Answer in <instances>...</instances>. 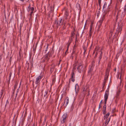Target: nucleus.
I'll return each instance as SVG.
<instances>
[{"instance_id":"1","label":"nucleus","mask_w":126,"mask_h":126,"mask_svg":"<svg viewBox=\"0 0 126 126\" xmlns=\"http://www.w3.org/2000/svg\"><path fill=\"white\" fill-rule=\"evenodd\" d=\"M118 27L117 29L116 33V34L117 35L120 32V33H121V32L122 30V26H123L122 23L121 22V24L120 23H119L118 22Z\"/></svg>"},{"instance_id":"2","label":"nucleus","mask_w":126,"mask_h":126,"mask_svg":"<svg viewBox=\"0 0 126 126\" xmlns=\"http://www.w3.org/2000/svg\"><path fill=\"white\" fill-rule=\"evenodd\" d=\"M94 68L93 65L92 64L91 66H90L89 68V70L88 71V74L89 75H92L94 74V72L93 71Z\"/></svg>"},{"instance_id":"3","label":"nucleus","mask_w":126,"mask_h":126,"mask_svg":"<svg viewBox=\"0 0 126 126\" xmlns=\"http://www.w3.org/2000/svg\"><path fill=\"white\" fill-rule=\"evenodd\" d=\"M42 78L43 77L42 76H39L36 78L35 81V84L37 85L39 84L40 83V82Z\"/></svg>"},{"instance_id":"4","label":"nucleus","mask_w":126,"mask_h":126,"mask_svg":"<svg viewBox=\"0 0 126 126\" xmlns=\"http://www.w3.org/2000/svg\"><path fill=\"white\" fill-rule=\"evenodd\" d=\"M109 94V90L108 89L107 90L105 91L104 95V100L105 103L107 102Z\"/></svg>"},{"instance_id":"5","label":"nucleus","mask_w":126,"mask_h":126,"mask_svg":"<svg viewBox=\"0 0 126 126\" xmlns=\"http://www.w3.org/2000/svg\"><path fill=\"white\" fill-rule=\"evenodd\" d=\"M78 67L77 68V70L79 72L81 73L82 71L83 70V65L82 63H80L78 64Z\"/></svg>"},{"instance_id":"6","label":"nucleus","mask_w":126,"mask_h":126,"mask_svg":"<svg viewBox=\"0 0 126 126\" xmlns=\"http://www.w3.org/2000/svg\"><path fill=\"white\" fill-rule=\"evenodd\" d=\"M109 72L108 70L106 71V75L105 76V77L104 79L105 81L103 82V88L105 86V83H106V81L107 80L109 76Z\"/></svg>"},{"instance_id":"7","label":"nucleus","mask_w":126,"mask_h":126,"mask_svg":"<svg viewBox=\"0 0 126 126\" xmlns=\"http://www.w3.org/2000/svg\"><path fill=\"white\" fill-rule=\"evenodd\" d=\"M67 114H64L63 115L61 119V122L63 124L65 122L67 118Z\"/></svg>"},{"instance_id":"8","label":"nucleus","mask_w":126,"mask_h":126,"mask_svg":"<svg viewBox=\"0 0 126 126\" xmlns=\"http://www.w3.org/2000/svg\"><path fill=\"white\" fill-rule=\"evenodd\" d=\"M71 77L69 80V84H70V79H71V81L73 82H74L75 81V75L74 73V72L73 71H72V73L71 74Z\"/></svg>"},{"instance_id":"9","label":"nucleus","mask_w":126,"mask_h":126,"mask_svg":"<svg viewBox=\"0 0 126 126\" xmlns=\"http://www.w3.org/2000/svg\"><path fill=\"white\" fill-rule=\"evenodd\" d=\"M28 12L30 13V15L31 16L32 14L33 13V11L34 10V8L33 7H31L30 6H29L28 7Z\"/></svg>"},{"instance_id":"10","label":"nucleus","mask_w":126,"mask_h":126,"mask_svg":"<svg viewBox=\"0 0 126 126\" xmlns=\"http://www.w3.org/2000/svg\"><path fill=\"white\" fill-rule=\"evenodd\" d=\"M49 53L48 52L45 55L44 57V61H48L49 60L50 56H49Z\"/></svg>"},{"instance_id":"11","label":"nucleus","mask_w":126,"mask_h":126,"mask_svg":"<svg viewBox=\"0 0 126 126\" xmlns=\"http://www.w3.org/2000/svg\"><path fill=\"white\" fill-rule=\"evenodd\" d=\"M62 21V19H61L59 21H56L55 22V23L56 24V26L57 28H58V26L61 25V23Z\"/></svg>"},{"instance_id":"12","label":"nucleus","mask_w":126,"mask_h":126,"mask_svg":"<svg viewBox=\"0 0 126 126\" xmlns=\"http://www.w3.org/2000/svg\"><path fill=\"white\" fill-rule=\"evenodd\" d=\"M69 102V99L68 97L66 98L65 99L63 105H65V106L66 107L68 104Z\"/></svg>"},{"instance_id":"13","label":"nucleus","mask_w":126,"mask_h":126,"mask_svg":"<svg viewBox=\"0 0 126 126\" xmlns=\"http://www.w3.org/2000/svg\"><path fill=\"white\" fill-rule=\"evenodd\" d=\"M73 38H72L70 39V38L69 39L68 41V43H67V49H68L69 46L70 45L72 41H73Z\"/></svg>"},{"instance_id":"14","label":"nucleus","mask_w":126,"mask_h":126,"mask_svg":"<svg viewBox=\"0 0 126 126\" xmlns=\"http://www.w3.org/2000/svg\"><path fill=\"white\" fill-rule=\"evenodd\" d=\"M93 22H92L91 23V24L90 25V33H89V35H91L92 33V27H93Z\"/></svg>"},{"instance_id":"15","label":"nucleus","mask_w":126,"mask_h":126,"mask_svg":"<svg viewBox=\"0 0 126 126\" xmlns=\"http://www.w3.org/2000/svg\"><path fill=\"white\" fill-rule=\"evenodd\" d=\"M109 5L108 6V9H107V12H105L104 13V14H103V16H102V18L101 19H103V20H104L105 19V15H106V14L107 13V12L109 10V9L110 8H109Z\"/></svg>"},{"instance_id":"16","label":"nucleus","mask_w":126,"mask_h":126,"mask_svg":"<svg viewBox=\"0 0 126 126\" xmlns=\"http://www.w3.org/2000/svg\"><path fill=\"white\" fill-rule=\"evenodd\" d=\"M81 95H80V96L79 97V100L80 101V104H81L82 102L83 101L84 98V96H82L81 97Z\"/></svg>"},{"instance_id":"17","label":"nucleus","mask_w":126,"mask_h":126,"mask_svg":"<svg viewBox=\"0 0 126 126\" xmlns=\"http://www.w3.org/2000/svg\"><path fill=\"white\" fill-rule=\"evenodd\" d=\"M110 118H109V120L107 119L106 120V122L105 123H104L103 124L104 126H107V125L108 124L109 121H110Z\"/></svg>"},{"instance_id":"18","label":"nucleus","mask_w":126,"mask_h":126,"mask_svg":"<svg viewBox=\"0 0 126 126\" xmlns=\"http://www.w3.org/2000/svg\"><path fill=\"white\" fill-rule=\"evenodd\" d=\"M76 7L78 10H81V7L80 6V5L79 4L77 3L76 5Z\"/></svg>"},{"instance_id":"19","label":"nucleus","mask_w":126,"mask_h":126,"mask_svg":"<svg viewBox=\"0 0 126 126\" xmlns=\"http://www.w3.org/2000/svg\"><path fill=\"white\" fill-rule=\"evenodd\" d=\"M76 44H75V45L74 46L73 48V52L72 54H75L76 50Z\"/></svg>"},{"instance_id":"20","label":"nucleus","mask_w":126,"mask_h":126,"mask_svg":"<svg viewBox=\"0 0 126 126\" xmlns=\"http://www.w3.org/2000/svg\"><path fill=\"white\" fill-rule=\"evenodd\" d=\"M77 63H76L73 65V67L72 70V71H73L74 72V70L76 69V66L77 65Z\"/></svg>"},{"instance_id":"21","label":"nucleus","mask_w":126,"mask_h":126,"mask_svg":"<svg viewBox=\"0 0 126 126\" xmlns=\"http://www.w3.org/2000/svg\"><path fill=\"white\" fill-rule=\"evenodd\" d=\"M110 114V113L109 112H108L107 114L105 115L104 116V119L105 120L106 119H107Z\"/></svg>"},{"instance_id":"22","label":"nucleus","mask_w":126,"mask_h":126,"mask_svg":"<svg viewBox=\"0 0 126 126\" xmlns=\"http://www.w3.org/2000/svg\"><path fill=\"white\" fill-rule=\"evenodd\" d=\"M102 54H103V52L102 51H101V54H100V56L99 57V63L100 61V60L101 59L102 56Z\"/></svg>"},{"instance_id":"23","label":"nucleus","mask_w":126,"mask_h":126,"mask_svg":"<svg viewBox=\"0 0 126 126\" xmlns=\"http://www.w3.org/2000/svg\"><path fill=\"white\" fill-rule=\"evenodd\" d=\"M48 52L49 53V56L50 57L52 56V54H53L54 53V51L53 50H52L51 51V52Z\"/></svg>"},{"instance_id":"24","label":"nucleus","mask_w":126,"mask_h":126,"mask_svg":"<svg viewBox=\"0 0 126 126\" xmlns=\"http://www.w3.org/2000/svg\"><path fill=\"white\" fill-rule=\"evenodd\" d=\"M125 14V12H122L121 15V18H123L124 17Z\"/></svg>"},{"instance_id":"25","label":"nucleus","mask_w":126,"mask_h":126,"mask_svg":"<svg viewBox=\"0 0 126 126\" xmlns=\"http://www.w3.org/2000/svg\"><path fill=\"white\" fill-rule=\"evenodd\" d=\"M74 34L75 33L74 32V31H73L71 32L70 36V37L71 38H72V37H73V36L74 35Z\"/></svg>"},{"instance_id":"26","label":"nucleus","mask_w":126,"mask_h":126,"mask_svg":"<svg viewBox=\"0 0 126 126\" xmlns=\"http://www.w3.org/2000/svg\"><path fill=\"white\" fill-rule=\"evenodd\" d=\"M48 93V92L47 91H45L44 95V96L45 97H46V95Z\"/></svg>"},{"instance_id":"27","label":"nucleus","mask_w":126,"mask_h":126,"mask_svg":"<svg viewBox=\"0 0 126 126\" xmlns=\"http://www.w3.org/2000/svg\"><path fill=\"white\" fill-rule=\"evenodd\" d=\"M107 5V3L106 2L105 3L104 5L103 6V9H104L106 7Z\"/></svg>"},{"instance_id":"28","label":"nucleus","mask_w":126,"mask_h":126,"mask_svg":"<svg viewBox=\"0 0 126 126\" xmlns=\"http://www.w3.org/2000/svg\"><path fill=\"white\" fill-rule=\"evenodd\" d=\"M18 91H19V90H18V89L16 91V96H15V99H14V100H16V96L17 95V94L18 93Z\"/></svg>"},{"instance_id":"29","label":"nucleus","mask_w":126,"mask_h":126,"mask_svg":"<svg viewBox=\"0 0 126 126\" xmlns=\"http://www.w3.org/2000/svg\"><path fill=\"white\" fill-rule=\"evenodd\" d=\"M17 83H16L15 84V85L14 86V88L13 90V91H15V90H16V87L17 86Z\"/></svg>"},{"instance_id":"30","label":"nucleus","mask_w":126,"mask_h":126,"mask_svg":"<svg viewBox=\"0 0 126 126\" xmlns=\"http://www.w3.org/2000/svg\"><path fill=\"white\" fill-rule=\"evenodd\" d=\"M103 19H100L99 22H98V23H102L103 22Z\"/></svg>"},{"instance_id":"31","label":"nucleus","mask_w":126,"mask_h":126,"mask_svg":"<svg viewBox=\"0 0 126 126\" xmlns=\"http://www.w3.org/2000/svg\"><path fill=\"white\" fill-rule=\"evenodd\" d=\"M12 73L11 72H10V74H9V80H10V79L11 78V75H12Z\"/></svg>"},{"instance_id":"32","label":"nucleus","mask_w":126,"mask_h":126,"mask_svg":"<svg viewBox=\"0 0 126 126\" xmlns=\"http://www.w3.org/2000/svg\"><path fill=\"white\" fill-rule=\"evenodd\" d=\"M66 15V17H65V18L66 19H67V17L68 16V13H66L65 14Z\"/></svg>"},{"instance_id":"33","label":"nucleus","mask_w":126,"mask_h":126,"mask_svg":"<svg viewBox=\"0 0 126 126\" xmlns=\"http://www.w3.org/2000/svg\"><path fill=\"white\" fill-rule=\"evenodd\" d=\"M106 103H105V105L103 107V109H106Z\"/></svg>"},{"instance_id":"34","label":"nucleus","mask_w":126,"mask_h":126,"mask_svg":"<svg viewBox=\"0 0 126 126\" xmlns=\"http://www.w3.org/2000/svg\"><path fill=\"white\" fill-rule=\"evenodd\" d=\"M106 110V109H103V114H105Z\"/></svg>"},{"instance_id":"35","label":"nucleus","mask_w":126,"mask_h":126,"mask_svg":"<svg viewBox=\"0 0 126 126\" xmlns=\"http://www.w3.org/2000/svg\"><path fill=\"white\" fill-rule=\"evenodd\" d=\"M48 46V45H47V46H46V49L45 50V52H46L47 51Z\"/></svg>"},{"instance_id":"36","label":"nucleus","mask_w":126,"mask_h":126,"mask_svg":"<svg viewBox=\"0 0 126 126\" xmlns=\"http://www.w3.org/2000/svg\"><path fill=\"white\" fill-rule=\"evenodd\" d=\"M4 92V90H1V95L2 96Z\"/></svg>"},{"instance_id":"37","label":"nucleus","mask_w":126,"mask_h":126,"mask_svg":"<svg viewBox=\"0 0 126 126\" xmlns=\"http://www.w3.org/2000/svg\"><path fill=\"white\" fill-rule=\"evenodd\" d=\"M83 49L84 50V55L85 54V52L86 50V48H85L84 47Z\"/></svg>"},{"instance_id":"38","label":"nucleus","mask_w":126,"mask_h":126,"mask_svg":"<svg viewBox=\"0 0 126 126\" xmlns=\"http://www.w3.org/2000/svg\"><path fill=\"white\" fill-rule=\"evenodd\" d=\"M55 79H52V84L55 83Z\"/></svg>"},{"instance_id":"39","label":"nucleus","mask_w":126,"mask_h":126,"mask_svg":"<svg viewBox=\"0 0 126 126\" xmlns=\"http://www.w3.org/2000/svg\"><path fill=\"white\" fill-rule=\"evenodd\" d=\"M101 0H98V4L99 6L101 5Z\"/></svg>"},{"instance_id":"40","label":"nucleus","mask_w":126,"mask_h":126,"mask_svg":"<svg viewBox=\"0 0 126 126\" xmlns=\"http://www.w3.org/2000/svg\"><path fill=\"white\" fill-rule=\"evenodd\" d=\"M72 54H72L71 55V56L70 58H71L72 59H73V54Z\"/></svg>"},{"instance_id":"41","label":"nucleus","mask_w":126,"mask_h":126,"mask_svg":"<svg viewBox=\"0 0 126 126\" xmlns=\"http://www.w3.org/2000/svg\"><path fill=\"white\" fill-rule=\"evenodd\" d=\"M77 35H76V39H75V44H76V42L77 41Z\"/></svg>"},{"instance_id":"42","label":"nucleus","mask_w":126,"mask_h":126,"mask_svg":"<svg viewBox=\"0 0 126 126\" xmlns=\"http://www.w3.org/2000/svg\"><path fill=\"white\" fill-rule=\"evenodd\" d=\"M97 54H98V53L97 52H96L95 53V56H94V57L95 58H96V57H97Z\"/></svg>"},{"instance_id":"43","label":"nucleus","mask_w":126,"mask_h":126,"mask_svg":"<svg viewBox=\"0 0 126 126\" xmlns=\"http://www.w3.org/2000/svg\"><path fill=\"white\" fill-rule=\"evenodd\" d=\"M99 24L98 26L99 28H100L101 25L102 24L101 23H98Z\"/></svg>"},{"instance_id":"44","label":"nucleus","mask_w":126,"mask_h":126,"mask_svg":"<svg viewBox=\"0 0 126 126\" xmlns=\"http://www.w3.org/2000/svg\"><path fill=\"white\" fill-rule=\"evenodd\" d=\"M2 55H1L0 56V60L2 58Z\"/></svg>"},{"instance_id":"45","label":"nucleus","mask_w":126,"mask_h":126,"mask_svg":"<svg viewBox=\"0 0 126 126\" xmlns=\"http://www.w3.org/2000/svg\"><path fill=\"white\" fill-rule=\"evenodd\" d=\"M12 57H11L10 58V60H9V61H10V62H11V61H12Z\"/></svg>"},{"instance_id":"46","label":"nucleus","mask_w":126,"mask_h":126,"mask_svg":"<svg viewBox=\"0 0 126 126\" xmlns=\"http://www.w3.org/2000/svg\"><path fill=\"white\" fill-rule=\"evenodd\" d=\"M8 103H9V102H8V100H7L6 101V105H5V106H6V104H8Z\"/></svg>"},{"instance_id":"47","label":"nucleus","mask_w":126,"mask_h":126,"mask_svg":"<svg viewBox=\"0 0 126 126\" xmlns=\"http://www.w3.org/2000/svg\"><path fill=\"white\" fill-rule=\"evenodd\" d=\"M68 49H67V48L66 50L65 51V55L66 54V53L67 52V51H68Z\"/></svg>"},{"instance_id":"48","label":"nucleus","mask_w":126,"mask_h":126,"mask_svg":"<svg viewBox=\"0 0 126 126\" xmlns=\"http://www.w3.org/2000/svg\"><path fill=\"white\" fill-rule=\"evenodd\" d=\"M101 106H100V104L99 105V107H98V109H99L101 108Z\"/></svg>"},{"instance_id":"49","label":"nucleus","mask_w":126,"mask_h":126,"mask_svg":"<svg viewBox=\"0 0 126 126\" xmlns=\"http://www.w3.org/2000/svg\"><path fill=\"white\" fill-rule=\"evenodd\" d=\"M124 12H125V11H126V8H125L124 9Z\"/></svg>"},{"instance_id":"50","label":"nucleus","mask_w":126,"mask_h":126,"mask_svg":"<svg viewBox=\"0 0 126 126\" xmlns=\"http://www.w3.org/2000/svg\"><path fill=\"white\" fill-rule=\"evenodd\" d=\"M34 81H32V85L33 87L34 86Z\"/></svg>"},{"instance_id":"51","label":"nucleus","mask_w":126,"mask_h":126,"mask_svg":"<svg viewBox=\"0 0 126 126\" xmlns=\"http://www.w3.org/2000/svg\"><path fill=\"white\" fill-rule=\"evenodd\" d=\"M119 95V93H118L117 94V96H118Z\"/></svg>"},{"instance_id":"52","label":"nucleus","mask_w":126,"mask_h":126,"mask_svg":"<svg viewBox=\"0 0 126 126\" xmlns=\"http://www.w3.org/2000/svg\"><path fill=\"white\" fill-rule=\"evenodd\" d=\"M102 100H101V102H100V104H101L102 103Z\"/></svg>"},{"instance_id":"53","label":"nucleus","mask_w":126,"mask_h":126,"mask_svg":"<svg viewBox=\"0 0 126 126\" xmlns=\"http://www.w3.org/2000/svg\"><path fill=\"white\" fill-rule=\"evenodd\" d=\"M86 21V23H85V26H84V28H85V26L86 24V21Z\"/></svg>"},{"instance_id":"54","label":"nucleus","mask_w":126,"mask_h":126,"mask_svg":"<svg viewBox=\"0 0 126 126\" xmlns=\"http://www.w3.org/2000/svg\"><path fill=\"white\" fill-rule=\"evenodd\" d=\"M122 0H119V1L121 2L122 1Z\"/></svg>"},{"instance_id":"55","label":"nucleus","mask_w":126,"mask_h":126,"mask_svg":"<svg viewBox=\"0 0 126 126\" xmlns=\"http://www.w3.org/2000/svg\"><path fill=\"white\" fill-rule=\"evenodd\" d=\"M69 126H71V124H70Z\"/></svg>"},{"instance_id":"56","label":"nucleus","mask_w":126,"mask_h":126,"mask_svg":"<svg viewBox=\"0 0 126 126\" xmlns=\"http://www.w3.org/2000/svg\"><path fill=\"white\" fill-rule=\"evenodd\" d=\"M19 55L20 56V52L19 53Z\"/></svg>"},{"instance_id":"57","label":"nucleus","mask_w":126,"mask_h":126,"mask_svg":"<svg viewBox=\"0 0 126 126\" xmlns=\"http://www.w3.org/2000/svg\"><path fill=\"white\" fill-rule=\"evenodd\" d=\"M89 93L87 95V96H89Z\"/></svg>"},{"instance_id":"58","label":"nucleus","mask_w":126,"mask_h":126,"mask_svg":"<svg viewBox=\"0 0 126 126\" xmlns=\"http://www.w3.org/2000/svg\"><path fill=\"white\" fill-rule=\"evenodd\" d=\"M95 53V51H94L93 53V54H94Z\"/></svg>"},{"instance_id":"59","label":"nucleus","mask_w":126,"mask_h":126,"mask_svg":"<svg viewBox=\"0 0 126 126\" xmlns=\"http://www.w3.org/2000/svg\"><path fill=\"white\" fill-rule=\"evenodd\" d=\"M47 80H46V83H47Z\"/></svg>"},{"instance_id":"60","label":"nucleus","mask_w":126,"mask_h":126,"mask_svg":"<svg viewBox=\"0 0 126 126\" xmlns=\"http://www.w3.org/2000/svg\"><path fill=\"white\" fill-rule=\"evenodd\" d=\"M121 76H120V79H121Z\"/></svg>"},{"instance_id":"61","label":"nucleus","mask_w":126,"mask_h":126,"mask_svg":"<svg viewBox=\"0 0 126 126\" xmlns=\"http://www.w3.org/2000/svg\"><path fill=\"white\" fill-rule=\"evenodd\" d=\"M89 0H88L87 1V3H88V1H89Z\"/></svg>"},{"instance_id":"62","label":"nucleus","mask_w":126,"mask_h":126,"mask_svg":"<svg viewBox=\"0 0 126 126\" xmlns=\"http://www.w3.org/2000/svg\"><path fill=\"white\" fill-rule=\"evenodd\" d=\"M114 70L115 71L116 70V69H114Z\"/></svg>"},{"instance_id":"63","label":"nucleus","mask_w":126,"mask_h":126,"mask_svg":"<svg viewBox=\"0 0 126 126\" xmlns=\"http://www.w3.org/2000/svg\"><path fill=\"white\" fill-rule=\"evenodd\" d=\"M15 91H14V92L13 93V94L14 93V92Z\"/></svg>"},{"instance_id":"64","label":"nucleus","mask_w":126,"mask_h":126,"mask_svg":"<svg viewBox=\"0 0 126 126\" xmlns=\"http://www.w3.org/2000/svg\"><path fill=\"white\" fill-rule=\"evenodd\" d=\"M118 16V14L117 15V16H116V17H117Z\"/></svg>"}]
</instances>
